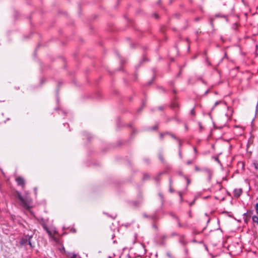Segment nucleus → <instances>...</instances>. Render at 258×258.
<instances>
[{"mask_svg":"<svg viewBox=\"0 0 258 258\" xmlns=\"http://www.w3.org/2000/svg\"><path fill=\"white\" fill-rule=\"evenodd\" d=\"M253 164H254V167L256 169H258V162H254L253 163Z\"/></svg>","mask_w":258,"mask_h":258,"instance_id":"obj_9","label":"nucleus"},{"mask_svg":"<svg viewBox=\"0 0 258 258\" xmlns=\"http://www.w3.org/2000/svg\"><path fill=\"white\" fill-rule=\"evenodd\" d=\"M68 256L69 258H81L79 255H77V254H74V253H70L68 255Z\"/></svg>","mask_w":258,"mask_h":258,"instance_id":"obj_5","label":"nucleus"},{"mask_svg":"<svg viewBox=\"0 0 258 258\" xmlns=\"http://www.w3.org/2000/svg\"><path fill=\"white\" fill-rule=\"evenodd\" d=\"M255 208L256 213L258 214V203L255 204Z\"/></svg>","mask_w":258,"mask_h":258,"instance_id":"obj_10","label":"nucleus"},{"mask_svg":"<svg viewBox=\"0 0 258 258\" xmlns=\"http://www.w3.org/2000/svg\"><path fill=\"white\" fill-rule=\"evenodd\" d=\"M191 163V161H188V162H187V164H190Z\"/></svg>","mask_w":258,"mask_h":258,"instance_id":"obj_15","label":"nucleus"},{"mask_svg":"<svg viewBox=\"0 0 258 258\" xmlns=\"http://www.w3.org/2000/svg\"><path fill=\"white\" fill-rule=\"evenodd\" d=\"M220 103H224V104H225V103L223 102V101H217V102H215V105H214V106L212 108V109H214V108L215 106H216L217 105L219 104Z\"/></svg>","mask_w":258,"mask_h":258,"instance_id":"obj_7","label":"nucleus"},{"mask_svg":"<svg viewBox=\"0 0 258 258\" xmlns=\"http://www.w3.org/2000/svg\"><path fill=\"white\" fill-rule=\"evenodd\" d=\"M163 134H160V137L162 138L163 136Z\"/></svg>","mask_w":258,"mask_h":258,"instance_id":"obj_14","label":"nucleus"},{"mask_svg":"<svg viewBox=\"0 0 258 258\" xmlns=\"http://www.w3.org/2000/svg\"><path fill=\"white\" fill-rule=\"evenodd\" d=\"M32 238V236L29 235H25L24 237H23L21 241H20V243L22 245H26L27 244L29 245L31 247H32V243L31 242V240Z\"/></svg>","mask_w":258,"mask_h":258,"instance_id":"obj_2","label":"nucleus"},{"mask_svg":"<svg viewBox=\"0 0 258 258\" xmlns=\"http://www.w3.org/2000/svg\"><path fill=\"white\" fill-rule=\"evenodd\" d=\"M16 181H17L18 184L19 185H21L22 187H24L25 185V181L24 179L21 177H18L16 178Z\"/></svg>","mask_w":258,"mask_h":258,"instance_id":"obj_3","label":"nucleus"},{"mask_svg":"<svg viewBox=\"0 0 258 258\" xmlns=\"http://www.w3.org/2000/svg\"><path fill=\"white\" fill-rule=\"evenodd\" d=\"M17 197L19 199L20 205L25 209H29L30 208V204L31 203V199L27 197H22L20 192H17Z\"/></svg>","mask_w":258,"mask_h":258,"instance_id":"obj_1","label":"nucleus"},{"mask_svg":"<svg viewBox=\"0 0 258 258\" xmlns=\"http://www.w3.org/2000/svg\"><path fill=\"white\" fill-rule=\"evenodd\" d=\"M191 113L194 114V109H192L191 110Z\"/></svg>","mask_w":258,"mask_h":258,"instance_id":"obj_12","label":"nucleus"},{"mask_svg":"<svg viewBox=\"0 0 258 258\" xmlns=\"http://www.w3.org/2000/svg\"><path fill=\"white\" fill-rule=\"evenodd\" d=\"M195 170H196V171H200V169H199V168L198 167H196V168H195Z\"/></svg>","mask_w":258,"mask_h":258,"instance_id":"obj_11","label":"nucleus"},{"mask_svg":"<svg viewBox=\"0 0 258 258\" xmlns=\"http://www.w3.org/2000/svg\"><path fill=\"white\" fill-rule=\"evenodd\" d=\"M34 190H35V194H36V191H37L36 188H34Z\"/></svg>","mask_w":258,"mask_h":258,"instance_id":"obj_16","label":"nucleus"},{"mask_svg":"<svg viewBox=\"0 0 258 258\" xmlns=\"http://www.w3.org/2000/svg\"><path fill=\"white\" fill-rule=\"evenodd\" d=\"M205 171L207 172V173L210 175L211 176V174H212V172L211 171L209 170V169H205Z\"/></svg>","mask_w":258,"mask_h":258,"instance_id":"obj_8","label":"nucleus"},{"mask_svg":"<svg viewBox=\"0 0 258 258\" xmlns=\"http://www.w3.org/2000/svg\"><path fill=\"white\" fill-rule=\"evenodd\" d=\"M252 221L253 222L257 223L258 225V217L256 216H253L252 217Z\"/></svg>","mask_w":258,"mask_h":258,"instance_id":"obj_6","label":"nucleus"},{"mask_svg":"<svg viewBox=\"0 0 258 258\" xmlns=\"http://www.w3.org/2000/svg\"><path fill=\"white\" fill-rule=\"evenodd\" d=\"M242 192V190L241 188L235 189L234 190V196L238 198L241 195Z\"/></svg>","mask_w":258,"mask_h":258,"instance_id":"obj_4","label":"nucleus"},{"mask_svg":"<svg viewBox=\"0 0 258 258\" xmlns=\"http://www.w3.org/2000/svg\"><path fill=\"white\" fill-rule=\"evenodd\" d=\"M178 225H179V227H182V225H181L180 222L178 223Z\"/></svg>","mask_w":258,"mask_h":258,"instance_id":"obj_13","label":"nucleus"}]
</instances>
